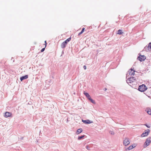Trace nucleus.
Listing matches in <instances>:
<instances>
[{"label": "nucleus", "mask_w": 151, "mask_h": 151, "mask_svg": "<svg viewBox=\"0 0 151 151\" xmlns=\"http://www.w3.org/2000/svg\"><path fill=\"white\" fill-rule=\"evenodd\" d=\"M126 79H127V82L128 84H131L132 83H134L135 82L136 78L133 76L128 77Z\"/></svg>", "instance_id": "nucleus-1"}, {"label": "nucleus", "mask_w": 151, "mask_h": 151, "mask_svg": "<svg viewBox=\"0 0 151 151\" xmlns=\"http://www.w3.org/2000/svg\"><path fill=\"white\" fill-rule=\"evenodd\" d=\"M147 89V87L144 84H142L139 86L138 90L142 92H143Z\"/></svg>", "instance_id": "nucleus-2"}, {"label": "nucleus", "mask_w": 151, "mask_h": 151, "mask_svg": "<svg viewBox=\"0 0 151 151\" xmlns=\"http://www.w3.org/2000/svg\"><path fill=\"white\" fill-rule=\"evenodd\" d=\"M135 72V71L132 68H131L128 71V73L127 76V77H128L129 76L131 77L134 76L135 74L134 72Z\"/></svg>", "instance_id": "nucleus-3"}, {"label": "nucleus", "mask_w": 151, "mask_h": 151, "mask_svg": "<svg viewBox=\"0 0 151 151\" xmlns=\"http://www.w3.org/2000/svg\"><path fill=\"white\" fill-rule=\"evenodd\" d=\"M150 139V137H148L144 145V148L147 147L150 144L151 142Z\"/></svg>", "instance_id": "nucleus-4"}, {"label": "nucleus", "mask_w": 151, "mask_h": 151, "mask_svg": "<svg viewBox=\"0 0 151 151\" xmlns=\"http://www.w3.org/2000/svg\"><path fill=\"white\" fill-rule=\"evenodd\" d=\"M146 132H144L141 135V137H144L147 136L149 134L150 132V130L149 129H147L146 130Z\"/></svg>", "instance_id": "nucleus-5"}, {"label": "nucleus", "mask_w": 151, "mask_h": 151, "mask_svg": "<svg viewBox=\"0 0 151 151\" xmlns=\"http://www.w3.org/2000/svg\"><path fill=\"white\" fill-rule=\"evenodd\" d=\"M129 139L128 138H126L123 141V144L125 146H127L130 143Z\"/></svg>", "instance_id": "nucleus-6"}, {"label": "nucleus", "mask_w": 151, "mask_h": 151, "mask_svg": "<svg viewBox=\"0 0 151 151\" xmlns=\"http://www.w3.org/2000/svg\"><path fill=\"white\" fill-rule=\"evenodd\" d=\"M138 58L139 60L142 62L145 60L146 59V57L144 55H140Z\"/></svg>", "instance_id": "nucleus-7"}, {"label": "nucleus", "mask_w": 151, "mask_h": 151, "mask_svg": "<svg viewBox=\"0 0 151 151\" xmlns=\"http://www.w3.org/2000/svg\"><path fill=\"white\" fill-rule=\"evenodd\" d=\"M12 114L11 113L6 112L5 113V114L4 115V116L5 117H12Z\"/></svg>", "instance_id": "nucleus-8"}, {"label": "nucleus", "mask_w": 151, "mask_h": 151, "mask_svg": "<svg viewBox=\"0 0 151 151\" xmlns=\"http://www.w3.org/2000/svg\"><path fill=\"white\" fill-rule=\"evenodd\" d=\"M28 77V75H26L24 76H23L21 77L20 78V80L21 81H22L23 80L26 79Z\"/></svg>", "instance_id": "nucleus-9"}, {"label": "nucleus", "mask_w": 151, "mask_h": 151, "mask_svg": "<svg viewBox=\"0 0 151 151\" xmlns=\"http://www.w3.org/2000/svg\"><path fill=\"white\" fill-rule=\"evenodd\" d=\"M82 122L86 124H89L92 123L89 120H82Z\"/></svg>", "instance_id": "nucleus-10"}, {"label": "nucleus", "mask_w": 151, "mask_h": 151, "mask_svg": "<svg viewBox=\"0 0 151 151\" xmlns=\"http://www.w3.org/2000/svg\"><path fill=\"white\" fill-rule=\"evenodd\" d=\"M67 44L65 43V42H64L61 45V47L63 48H64L65 47Z\"/></svg>", "instance_id": "nucleus-11"}, {"label": "nucleus", "mask_w": 151, "mask_h": 151, "mask_svg": "<svg viewBox=\"0 0 151 151\" xmlns=\"http://www.w3.org/2000/svg\"><path fill=\"white\" fill-rule=\"evenodd\" d=\"M83 131V130L82 129L80 128L79 129L77 130L76 132V134H78L81 133Z\"/></svg>", "instance_id": "nucleus-12"}, {"label": "nucleus", "mask_w": 151, "mask_h": 151, "mask_svg": "<svg viewBox=\"0 0 151 151\" xmlns=\"http://www.w3.org/2000/svg\"><path fill=\"white\" fill-rule=\"evenodd\" d=\"M146 111L148 114L151 115V109H150L149 108H147L146 110Z\"/></svg>", "instance_id": "nucleus-13"}, {"label": "nucleus", "mask_w": 151, "mask_h": 151, "mask_svg": "<svg viewBox=\"0 0 151 151\" xmlns=\"http://www.w3.org/2000/svg\"><path fill=\"white\" fill-rule=\"evenodd\" d=\"M87 98L89 100L91 101L92 103L93 104L95 103V101L91 98L90 95L88 96V97H87Z\"/></svg>", "instance_id": "nucleus-14"}, {"label": "nucleus", "mask_w": 151, "mask_h": 151, "mask_svg": "<svg viewBox=\"0 0 151 151\" xmlns=\"http://www.w3.org/2000/svg\"><path fill=\"white\" fill-rule=\"evenodd\" d=\"M135 146L133 147V145H131L129 146V147H128L126 150H130L132 149Z\"/></svg>", "instance_id": "nucleus-15"}, {"label": "nucleus", "mask_w": 151, "mask_h": 151, "mask_svg": "<svg viewBox=\"0 0 151 151\" xmlns=\"http://www.w3.org/2000/svg\"><path fill=\"white\" fill-rule=\"evenodd\" d=\"M123 33V32H122V30L120 29L118 30L117 31V34L119 35H121Z\"/></svg>", "instance_id": "nucleus-16"}, {"label": "nucleus", "mask_w": 151, "mask_h": 151, "mask_svg": "<svg viewBox=\"0 0 151 151\" xmlns=\"http://www.w3.org/2000/svg\"><path fill=\"white\" fill-rule=\"evenodd\" d=\"M71 39V38L70 37H69V38H68L64 42H65V43L67 44V43L69 42Z\"/></svg>", "instance_id": "nucleus-17"}, {"label": "nucleus", "mask_w": 151, "mask_h": 151, "mask_svg": "<svg viewBox=\"0 0 151 151\" xmlns=\"http://www.w3.org/2000/svg\"><path fill=\"white\" fill-rule=\"evenodd\" d=\"M84 30H85V28H83L81 31L79 33V34H78V35L80 36L81 34H82L84 32Z\"/></svg>", "instance_id": "nucleus-18"}, {"label": "nucleus", "mask_w": 151, "mask_h": 151, "mask_svg": "<svg viewBox=\"0 0 151 151\" xmlns=\"http://www.w3.org/2000/svg\"><path fill=\"white\" fill-rule=\"evenodd\" d=\"M149 47H150V48L151 50V43H150L149 44V45H148V47H145L144 49L145 50L147 48H149Z\"/></svg>", "instance_id": "nucleus-19"}, {"label": "nucleus", "mask_w": 151, "mask_h": 151, "mask_svg": "<svg viewBox=\"0 0 151 151\" xmlns=\"http://www.w3.org/2000/svg\"><path fill=\"white\" fill-rule=\"evenodd\" d=\"M109 134L111 135H114V132L112 131H110L109 132Z\"/></svg>", "instance_id": "nucleus-20"}, {"label": "nucleus", "mask_w": 151, "mask_h": 151, "mask_svg": "<svg viewBox=\"0 0 151 151\" xmlns=\"http://www.w3.org/2000/svg\"><path fill=\"white\" fill-rule=\"evenodd\" d=\"M85 135H83L82 136H79V137H78V140L81 139L82 138H83L84 137H85Z\"/></svg>", "instance_id": "nucleus-21"}, {"label": "nucleus", "mask_w": 151, "mask_h": 151, "mask_svg": "<svg viewBox=\"0 0 151 151\" xmlns=\"http://www.w3.org/2000/svg\"><path fill=\"white\" fill-rule=\"evenodd\" d=\"M84 94L87 97H88V96L90 95L88 93L85 92H84Z\"/></svg>", "instance_id": "nucleus-22"}, {"label": "nucleus", "mask_w": 151, "mask_h": 151, "mask_svg": "<svg viewBox=\"0 0 151 151\" xmlns=\"http://www.w3.org/2000/svg\"><path fill=\"white\" fill-rule=\"evenodd\" d=\"M144 125L146 126L148 128H150V126L147 125V124H145Z\"/></svg>", "instance_id": "nucleus-23"}, {"label": "nucleus", "mask_w": 151, "mask_h": 151, "mask_svg": "<svg viewBox=\"0 0 151 151\" xmlns=\"http://www.w3.org/2000/svg\"><path fill=\"white\" fill-rule=\"evenodd\" d=\"M45 47L44 48L42 49L41 50V52H43L45 50Z\"/></svg>", "instance_id": "nucleus-24"}, {"label": "nucleus", "mask_w": 151, "mask_h": 151, "mask_svg": "<svg viewBox=\"0 0 151 151\" xmlns=\"http://www.w3.org/2000/svg\"><path fill=\"white\" fill-rule=\"evenodd\" d=\"M45 47H46V45H47V42H46V41H45Z\"/></svg>", "instance_id": "nucleus-25"}, {"label": "nucleus", "mask_w": 151, "mask_h": 151, "mask_svg": "<svg viewBox=\"0 0 151 151\" xmlns=\"http://www.w3.org/2000/svg\"><path fill=\"white\" fill-rule=\"evenodd\" d=\"M83 68H84V69L85 70L86 69V66H85V65H84V66H83Z\"/></svg>", "instance_id": "nucleus-26"}, {"label": "nucleus", "mask_w": 151, "mask_h": 151, "mask_svg": "<svg viewBox=\"0 0 151 151\" xmlns=\"http://www.w3.org/2000/svg\"><path fill=\"white\" fill-rule=\"evenodd\" d=\"M106 88H104V91H106Z\"/></svg>", "instance_id": "nucleus-27"}, {"label": "nucleus", "mask_w": 151, "mask_h": 151, "mask_svg": "<svg viewBox=\"0 0 151 151\" xmlns=\"http://www.w3.org/2000/svg\"><path fill=\"white\" fill-rule=\"evenodd\" d=\"M151 141V139H150V141Z\"/></svg>", "instance_id": "nucleus-28"}]
</instances>
